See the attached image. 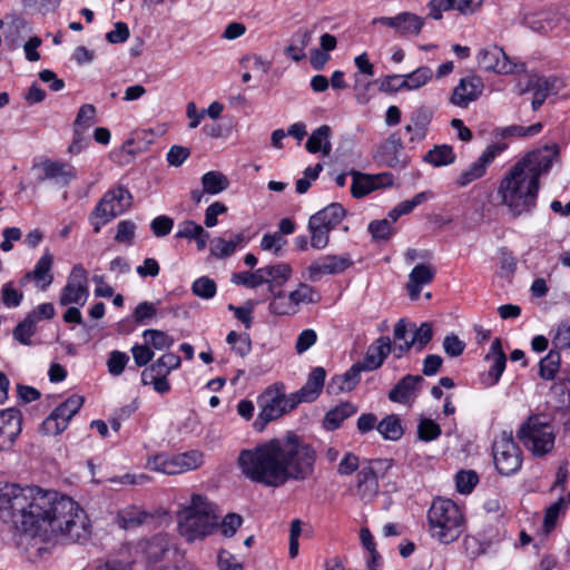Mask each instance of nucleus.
<instances>
[{
    "label": "nucleus",
    "instance_id": "13",
    "mask_svg": "<svg viewBox=\"0 0 570 570\" xmlns=\"http://www.w3.org/2000/svg\"><path fill=\"white\" fill-rule=\"evenodd\" d=\"M559 149L557 145L546 146L542 149L533 150L527 154L515 165L521 167L528 175L540 181L541 175L548 173L554 158L558 156Z\"/></svg>",
    "mask_w": 570,
    "mask_h": 570
},
{
    "label": "nucleus",
    "instance_id": "21",
    "mask_svg": "<svg viewBox=\"0 0 570 570\" xmlns=\"http://www.w3.org/2000/svg\"><path fill=\"white\" fill-rule=\"evenodd\" d=\"M485 360L491 361L492 364H491L489 371L483 373L480 376V381L483 386L491 387V386H494L499 382V380L505 368V363H507V357L502 350V344H501L500 338H495L492 342V344L490 346V351L485 356Z\"/></svg>",
    "mask_w": 570,
    "mask_h": 570
},
{
    "label": "nucleus",
    "instance_id": "32",
    "mask_svg": "<svg viewBox=\"0 0 570 570\" xmlns=\"http://www.w3.org/2000/svg\"><path fill=\"white\" fill-rule=\"evenodd\" d=\"M424 26V18L412 13L401 12L397 14V23L395 32L401 37L419 36Z\"/></svg>",
    "mask_w": 570,
    "mask_h": 570
},
{
    "label": "nucleus",
    "instance_id": "30",
    "mask_svg": "<svg viewBox=\"0 0 570 570\" xmlns=\"http://www.w3.org/2000/svg\"><path fill=\"white\" fill-rule=\"evenodd\" d=\"M346 216V210L338 203H332L318 210L311 217L318 220V224L327 232H332Z\"/></svg>",
    "mask_w": 570,
    "mask_h": 570
},
{
    "label": "nucleus",
    "instance_id": "39",
    "mask_svg": "<svg viewBox=\"0 0 570 570\" xmlns=\"http://www.w3.org/2000/svg\"><path fill=\"white\" fill-rule=\"evenodd\" d=\"M367 232L373 242H387L395 235L396 228L392 226L389 218H383L372 220L367 226Z\"/></svg>",
    "mask_w": 570,
    "mask_h": 570
},
{
    "label": "nucleus",
    "instance_id": "64",
    "mask_svg": "<svg viewBox=\"0 0 570 570\" xmlns=\"http://www.w3.org/2000/svg\"><path fill=\"white\" fill-rule=\"evenodd\" d=\"M465 348V343L455 334L446 335L443 340V350L450 357L460 356Z\"/></svg>",
    "mask_w": 570,
    "mask_h": 570
},
{
    "label": "nucleus",
    "instance_id": "14",
    "mask_svg": "<svg viewBox=\"0 0 570 570\" xmlns=\"http://www.w3.org/2000/svg\"><path fill=\"white\" fill-rule=\"evenodd\" d=\"M353 265L350 254L325 255L311 263L307 267V277L316 282L323 275L341 274Z\"/></svg>",
    "mask_w": 570,
    "mask_h": 570
},
{
    "label": "nucleus",
    "instance_id": "31",
    "mask_svg": "<svg viewBox=\"0 0 570 570\" xmlns=\"http://www.w3.org/2000/svg\"><path fill=\"white\" fill-rule=\"evenodd\" d=\"M357 411V406L354 405L351 402H344L340 405L335 406L334 409L330 410L323 421V426L328 430L333 431L341 426L342 422L354 415Z\"/></svg>",
    "mask_w": 570,
    "mask_h": 570
},
{
    "label": "nucleus",
    "instance_id": "19",
    "mask_svg": "<svg viewBox=\"0 0 570 570\" xmlns=\"http://www.w3.org/2000/svg\"><path fill=\"white\" fill-rule=\"evenodd\" d=\"M326 377V371L322 366H317L308 374L307 381L302 389L292 393L291 405L297 406L303 402H313L322 393Z\"/></svg>",
    "mask_w": 570,
    "mask_h": 570
},
{
    "label": "nucleus",
    "instance_id": "43",
    "mask_svg": "<svg viewBox=\"0 0 570 570\" xmlns=\"http://www.w3.org/2000/svg\"><path fill=\"white\" fill-rule=\"evenodd\" d=\"M424 160L435 167L450 165L455 160L452 147L448 145L435 146L425 156Z\"/></svg>",
    "mask_w": 570,
    "mask_h": 570
},
{
    "label": "nucleus",
    "instance_id": "56",
    "mask_svg": "<svg viewBox=\"0 0 570 570\" xmlns=\"http://www.w3.org/2000/svg\"><path fill=\"white\" fill-rule=\"evenodd\" d=\"M478 481V474L472 470H462L455 475L456 490L462 494L470 493L476 485Z\"/></svg>",
    "mask_w": 570,
    "mask_h": 570
},
{
    "label": "nucleus",
    "instance_id": "42",
    "mask_svg": "<svg viewBox=\"0 0 570 570\" xmlns=\"http://www.w3.org/2000/svg\"><path fill=\"white\" fill-rule=\"evenodd\" d=\"M39 317L36 313H29L13 330V337L23 345H30V337L35 333Z\"/></svg>",
    "mask_w": 570,
    "mask_h": 570
},
{
    "label": "nucleus",
    "instance_id": "8",
    "mask_svg": "<svg viewBox=\"0 0 570 570\" xmlns=\"http://www.w3.org/2000/svg\"><path fill=\"white\" fill-rule=\"evenodd\" d=\"M131 204L132 196L126 187L118 186L108 190L91 213L90 219L95 233H99L104 225L124 214Z\"/></svg>",
    "mask_w": 570,
    "mask_h": 570
},
{
    "label": "nucleus",
    "instance_id": "46",
    "mask_svg": "<svg viewBox=\"0 0 570 570\" xmlns=\"http://www.w3.org/2000/svg\"><path fill=\"white\" fill-rule=\"evenodd\" d=\"M307 228L311 234V246L315 249H324L330 243V232L313 217H309Z\"/></svg>",
    "mask_w": 570,
    "mask_h": 570
},
{
    "label": "nucleus",
    "instance_id": "6",
    "mask_svg": "<svg viewBox=\"0 0 570 570\" xmlns=\"http://www.w3.org/2000/svg\"><path fill=\"white\" fill-rule=\"evenodd\" d=\"M517 436L535 456H544L554 446V430L542 415L529 416L518 430Z\"/></svg>",
    "mask_w": 570,
    "mask_h": 570
},
{
    "label": "nucleus",
    "instance_id": "45",
    "mask_svg": "<svg viewBox=\"0 0 570 570\" xmlns=\"http://www.w3.org/2000/svg\"><path fill=\"white\" fill-rule=\"evenodd\" d=\"M413 327V335L410 340V345H413V347L421 352L425 348V346L431 342L433 337V328L432 324L429 322L422 323L419 327H415V325H412Z\"/></svg>",
    "mask_w": 570,
    "mask_h": 570
},
{
    "label": "nucleus",
    "instance_id": "60",
    "mask_svg": "<svg viewBox=\"0 0 570 570\" xmlns=\"http://www.w3.org/2000/svg\"><path fill=\"white\" fill-rule=\"evenodd\" d=\"M180 357L174 353H167L160 356L151 364L160 374L168 375L173 370L179 367Z\"/></svg>",
    "mask_w": 570,
    "mask_h": 570
},
{
    "label": "nucleus",
    "instance_id": "10",
    "mask_svg": "<svg viewBox=\"0 0 570 570\" xmlns=\"http://www.w3.org/2000/svg\"><path fill=\"white\" fill-rule=\"evenodd\" d=\"M493 458L498 471L503 475L515 473L522 463L521 451L512 432L503 431L493 442Z\"/></svg>",
    "mask_w": 570,
    "mask_h": 570
},
{
    "label": "nucleus",
    "instance_id": "40",
    "mask_svg": "<svg viewBox=\"0 0 570 570\" xmlns=\"http://www.w3.org/2000/svg\"><path fill=\"white\" fill-rule=\"evenodd\" d=\"M432 76L433 71L430 67H419L414 71L402 76L404 83L403 87H405V90L420 89L432 79Z\"/></svg>",
    "mask_w": 570,
    "mask_h": 570
},
{
    "label": "nucleus",
    "instance_id": "52",
    "mask_svg": "<svg viewBox=\"0 0 570 570\" xmlns=\"http://www.w3.org/2000/svg\"><path fill=\"white\" fill-rule=\"evenodd\" d=\"M289 296L295 308H297L302 303H315L320 299L318 293L305 283H301L298 287L289 294Z\"/></svg>",
    "mask_w": 570,
    "mask_h": 570
},
{
    "label": "nucleus",
    "instance_id": "5",
    "mask_svg": "<svg viewBox=\"0 0 570 570\" xmlns=\"http://www.w3.org/2000/svg\"><path fill=\"white\" fill-rule=\"evenodd\" d=\"M428 521L431 535L443 544L454 542L464 528L463 514L450 499H435L429 509Z\"/></svg>",
    "mask_w": 570,
    "mask_h": 570
},
{
    "label": "nucleus",
    "instance_id": "61",
    "mask_svg": "<svg viewBox=\"0 0 570 570\" xmlns=\"http://www.w3.org/2000/svg\"><path fill=\"white\" fill-rule=\"evenodd\" d=\"M128 361L129 357L126 353L119 351L111 352L107 361L109 373L115 376L120 375L124 372Z\"/></svg>",
    "mask_w": 570,
    "mask_h": 570
},
{
    "label": "nucleus",
    "instance_id": "15",
    "mask_svg": "<svg viewBox=\"0 0 570 570\" xmlns=\"http://www.w3.org/2000/svg\"><path fill=\"white\" fill-rule=\"evenodd\" d=\"M382 460H371L363 465L356 475V494L365 502L372 501L379 492L376 470L382 465Z\"/></svg>",
    "mask_w": 570,
    "mask_h": 570
},
{
    "label": "nucleus",
    "instance_id": "1",
    "mask_svg": "<svg viewBox=\"0 0 570 570\" xmlns=\"http://www.w3.org/2000/svg\"><path fill=\"white\" fill-rule=\"evenodd\" d=\"M0 519L40 542L83 544L92 533L88 515L71 498L16 483L0 487Z\"/></svg>",
    "mask_w": 570,
    "mask_h": 570
},
{
    "label": "nucleus",
    "instance_id": "24",
    "mask_svg": "<svg viewBox=\"0 0 570 570\" xmlns=\"http://www.w3.org/2000/svg\"><path fill=\"white\" fill-rule=\"evenodd\" d=\"M422 382V376L407 374L390 391L389 399L392 402L406 404L415 399L416 390Z\"/></svg>",
    "mask_w": 570,
    "mask_h": 570
},
{
    "label": "nucleus",
    "instance_id": "54",
    "mask_svg": "<svg viewBox=\"0 0 570 570\" xmlns=\"http://www.w3.org/2000/svg\"><path fill=\"white\" fill-rule=\"evenodd\" d=\"M232 282L235 284H238V285H244L246 287L254 288V287L265 284V278L263 277L262 267H261L253 273H249V272L235 273L232 277Z\"/></svg>",
    "mask_w": 570,
    "mask_h": 570
},
{
    "label": "nucleus",
    "instance_id": "35",
    "mask_svg": "<svg viewBox=\"0 0 570 570\" xmlns=\"http://www.w3.org/2000/svg\"><path fill=\"white\" fill-rule=\"evenodd\" d=\"M431 118L432 112L428 108L420 107L413 111L410 119L413 125V135L410 138L411 142L422 141L425 138Z\"/></svg>",
    "mask_w": 570,
    "mask_h": 570
},
{
    "label": "nucleus",
    "instance_id": "25",
    "mask_svg": "<svg viewBox=\"0 0 570 570\" xmlns=\"http://www.w3.org/2000/svg\"><path fill=\"white\" fill-rule=\"evenodd\" d=\"M435 276V269L429 264L416 265L409 275L406 291L412 301H416L423 285L430 284Z\"/></svg>",
    "mask_w": 570,
    "mask_h": 570
},
{
    "label": "nucleus",
    "instance_id": "63",
    "mask_svg": "<svg viewBox=\"0 0 570 570\" xmlns=\"http://www.w3.org/2000/svg\"><path fill=\"white\" fill-rule=\"evenodd\" d=\"M156 314L157 309L153 303L142 302L136 306L132 317L137 324H146L149 320L154 318Z\"/></svg>",
    "mask_w": 570,
    "mask_h": 570
},
{
    "label": "nucleus",
    "instance_id": "23",
    "mask_svg": "<svg viewBox=\"0 0 570 570\" xmlns=\"http://www.w3.org/2000/svg\"><path fill=\"white\" fill-rule=\"evenodd\" d=\"M403 149L402 138L397 134H392L389 138L377 148L376 159L389 166L397 167L404 166V161L401 160L400 154Z\"/></svg>",
    "mask_w": 570,
    "mask_h": 570
},
{
    "label": "nucleus",
    "instance_id": "57",
    "mask_svg": "<svg viewBox=\"0 0 570 570\" xmlns=\"http://www.w3.org/2000/svg\"><path fill=\"white\" fill-rule=\"evenodd\" d=\"M191 291L194 295L209 299L216 294V284L212 278L203 276L193 283Z\"/></svg>",
    "mask_w": 570,
    "mask_h": 570
},
{
    "label": "nucleus",
    "instance_id": "29",
    "mask_svg": "<svg viewBox=\"0 0 570 570\" xmlns=\"http://www.w3.org/2000/svg\"><path fill=\"white\" fill-rule=\"evenodd\" d=\"M312 37L313 29H298L285 48V55L296 62L302 61L306 57L305 48L311 43Z\"/></svg>",
    "mask_w": 570,
    "mask_h": 570
},
{
    "label": "nucleus",
    "instance_id": "33",
    "mask_svg": "<svg viewBox=\"0 0 570 570\" xmlns=\"http://www.w3.org/2000/svg\"><path fill=\"white\" fill-rule=\"evenodd\" d=\"M552 89L553 85L550 82L549 79L544 77H533L529 80L527 88L521 90L520 94L522 95L528 90H532V108L533 110H538L542 106V104L544 102L546 98L549 96Z\"/></svg>",
    "mask_w": 570,
    "mask_h": 570
},
{
    "label": "nucleus",
    "instance_id": "58",
    "mask_svg": "<svg viewBox=\"0 0 570 570\" xmlns=\"http://www.w3.org/2000/svg\"><path fill=\"white\" fill-rule=\"evenodd\" d=\"M23 293L17 289L12 282L4 283L1 287V302L7 307H17L21 304Z\"/></svg>",
    "mask_w": 570,
    "mask_h": 570
},
{
    "label": "nucleus",
    "instance_id": "50",
    "mask_svg": "<svg viewBox=\"0 0 570 570\" xmlns=\"http://www.w3.org/2000/svg\"><path fill=\"white\" fill-rule=\"evenodd\" d=\"M263 277L265 278V283L286 282L292 274V268L288 264L282 263L277 265H271L262 267Z\"/></svg>",
    "mask_w": 570,
    "mask_h": 570
},
{
    "label": "nucleus",
    "instance_id": "51",
    "mask_svg": "<svg viewBox=\"0 0 570 570\" xmlns=\"http://www.w3.org/2000/svg\"><path fill=\"white\" fill-rule=\"evenodd\" d=\"M560 366V354L557 351H550L549 354L540 361L539 374L544 380H552Z\"/></svg>",
    "mask_w": 570,
    "mask_h": 570
},
{
    "label": "nucleus",
    "instance_id": "34",
    "mask_svg": "<svg viewBox=\"0 0 570 570\" xmlns=\"http://www.w3.org/2000/svg\"><path fill=\"white\" fill-rule=\"evenodd\" d=\"M330 135L331 128L327 125H322L309 136L306 142V149L312 154L322 151L324 156H328L332 148Z\"/></svg>",
    "mask_w": 570,
    "mask_h": 570
},
{
    "label": "nucleus",
    "instance_id": "28",
    "mask_svg": "<svg viewBox=\"0 0 570 570\" xmlns=\"http://www.w3.org/2000/svg\"><path fill=\"white\" fill-rule=\"evenodd\" d=\"M140 547L147 560L156 563L170 551L171 543L167 534L159 533L141 542Z\"/></svg>",
    "mask_w": 570,
    "mask_h": 570
},
{
    "label": "nucleus",
    "instance_id": "59",
    "mask_svg": "<svg viewBox=\"0 0 570 570\" xmlns=\"http://www.w3.org/2000/svg\"><path fill=\"white\" fill-rule=\"evenodd\" d=\"M96 122V108L91 104H85L80 107L76 120L75 129H87Z\"/></svg>",
    "mask_w": 570,
    "mask_h": 570
},
{
    "label": "nucleus",
    "instance_id": "9",
    "mask_svg": "<svg viewBox=\"0 0 570 570\" xmlns=\"http://www.w3.org/2000/svg\"><path fill=\"white\" fill-rule=\"evenodd\" d=\"M203 459L202 452L193 450L173 456L159 454L149 459L147 464L153 471L176 475L199 468Z\"/></svg>",
    "mask_w": 570,
    "mask_h": 570
},
{
    "label": "nucleus",
    "instance_id": "4",
    "mask_svg": "<svg viewBox=\"0 0 570 570\" xmlns=\"http://www.w3.org/2000/svg\"><path fill=\"white\" fill-rule=\"evenodd\" d=\"M217 524L215 505L200 494H194L190 503L178 513V529L187 541L205 538Z\"/></svg>",
    "mask_w": 570,
    "mask_h": 570
},
{
    "label": "nucleus",
    "instance_id": "2",
    "mask_svg": "<svg viewBox=\"0 0 570 570\" xmlns=\"http://www.w3.org/2000/svg\"><path fill=\"white\" fill-rule=\"evenodd\" d=\"M315 450L295 434L242 450L237 463L250 481L277 488L288 480L304 481L314 473Z\"/></svg>",
    "mask_w": 570,
    "mask_h": 570
},
{
    "label": "nucleus",
    "instance_id": "3",
    "mask_svg": "<svg viewBox=\"0 0 570 570\" xmlns=\"http://www.w3.org/2000/svg\"><path fill=\"white\" fill-rule=\"evenodd\" d=\"M540 181L524 173L517 165L508 171L500 183L499 194L513 217L530 213L537 206Z\"/></svg>",
    "mask_w": 570,
    "mask_h": 570
},
{
    "label": "nucleus",
    "instance_id": "55",
    "mask_svg": "<svg viewBox=\"0 0 570 570\" xmlns=\"http://www.w3.org/2000/svg\"><path fill=\"white\" fill-rule=\"evenodd\" d=\"M441 434V428L433 420L423 417L417 424V438L430 442L438 439Z\"/></svg>",
    "mask_w": 570,
    "mask_h": 570
},
{
    "label": "nucleus",
    "instance_id": "49",
    "mask_svg": "<svg viewBox=\"0 0 570 570\" xmlns=\"http://www.w3.org/2000/svg\"><path fill=\"white\" fill-rule=\"evenodd\" d=\"M570 502V492L567 497H560L554 503H552L546 511L543 527L547 532H550L557 522L559 513L567 508Z\"/></svg>",
    "mask_w": 570,
    "mask_h": 570
},
{
    "label": "nucleus",
    "instance_id": "12",
    "mask_svg": "<svg viewBox=\"0 0 570 570\" xmlns=\"http://www.w3.org/2000/svg\"><path fill=\"white\" fill-rule=\"evenodd\" d=\"M88 297V273L81 264L72 267L67 284L61 289L59 303L67 306L77 304L82 306Z\"/></svg>",
    "mask_w": 570,
    "mask_h": 570
},
{
    "label": "nucleus",
    "instance_id": "38",
    "mask_svg": "<svg viewBox=\"0 0 570 570\" xmlns=\"http://www.w3.org/2000/svg\"><path fill=\"white\" fill-rule=\"evenodd\" d=\"M275 286L273 284L269 285L268 289L274 295L273 299L269 303V312L275 315H291L297 312L295 308L291 296H286L283 292H278L274 294Z\"/></svg>",
    "mask_w": 570,
    "mask_h": 570
},
{
    "label": "nucleus",
    "instance_id": "37",
    "mask_svg": "<svg viewBox=\"0 0 570 570\" xmlns=\"http://www.w3.org/2000/svg\"><path fill=\"white\" fill-rule=\"evenodd\" d=\"M147 518V513L136 507H129L120 511L117 515V523L121 529L129 530L141 525Z\"/></svg>",
    "mask_w": 570,
    "mask_h": 570
},
{
    "label": "nucleus",
    "instance_id": "22",
    "mask_svg": "<svg viewBox=\"0 0 570 570\" xmlns=\"http://www.w3.org/2000/svg\"><path fill=\"white\" fill-rule=\"evenodd\" d=\"M40 167L43 170L40 180L52 179L61 187L68 186L77 176L76 169L67 163L47 159L41 163Z\"/></svg>",
    "mask_w": 570,
    "mask_h": 570
},
{
    "label": "nucleus",
    "instance_id": "26",
    "mask_svg": "<svg viewBox=\"0 0 570 570\" xmlns=\"http://www.w3.org/2000/svg\"><path fill=\"white\" fill-rule=\"evenodd\" d=\"M52 265L53 256L46 250L35 268L26 273V279H32L40 289L46 291L53 282Z\"/></svg>",
    "mask_w": 570,
    "mask_h": 570
},
{
    "label": "nucleus",
    "instance_id": "17",
    "mask_svg": "<svg viewBox=\"0 0 570 570\" xmlns=\"http://www.w3.org/2000/svg\"><path fill=\"white\" fill-rule=\"evenodd\" d=\"M484 82L480 76L470 75L462 78L453 90L450 101L458 107H468L483 92Z\"/></svg>",
    "mask_w": 570,
    "mask_h": 570
},
{
    "label": "nucleus",
    "instance_id": "53",
    "mask_svg": "<svg viewBox=\"0 0 570 570\" xmlns=\"http://www.w3.org/2000/svg\"><path fill=\"white\" fill-rule=\"evenodd\" d=\"M542 130V124L535 122L531 126L523 127L519 125L508 126L501 129V136L507 137H532Z\"/></svg>",
    "mask_w": 570,
    "mask_h": 570
},
{
    "label": "nucleus",
    "instance_id": "36",
    "mask_svg": "<svg viewBox=\"0 0 570 570\" xmlns=\"http://www.w3.org/2000/svg\"><path fill=\"white\" fill-rule=\"evenodd\" d=\"M202 186L207 194L217 195L229 187V179L220 171L210 170L202 176Z\"/></svg>",
    "mask_w": 570,
    "mask_h": 570
},
{
    "label": "nucleus",
    "instance_id": "11",
    "mask_svg": "<svg viewBox=\"0 0 570 570\" xmlns=\"http://www.w3.org/2000/svg\"><path fill=\"white\" fill-rule=\"evenodd\" d=\"M479 66L490 72L498 75H510L515 71H524V63L513 62L499 46H490L478 52Z\"/></svg>",
    "mask_w": 570,
    "mask_h": 570
},
{
    "label": "nucleus",
    "instance_id": "62",
    "mask_svg": "<svg viewBox=\"0 0 570 570\" xmlns=\"http://www.w3.org/2000/svg\"><path fill=\"white\" fill-rule=\"evenodd\" d=\"M66 421L55 415V411L42 422L41 431L47 435H58L67 429Z\"/></svg>",
    "mask_w": 570,
    "mask_h": 570
},
{
    "label": "nucleus",
    "instance_id": "18",
    "mask_svg": "<svg viewBox=\"0 0 570 570\" xmlns=\"http://www.w3.org/2000/svg\"><path fill=\"white\" fill-rule=\"evenodd\" d=\"M22 416L19 410L10 407L0 411V452L10 449L21 432Z\"/></svg>",
    "mask_w": 570,
    "mask_h": 570
},
{
    "label": "nucleus",
    "instance_id": "16",
    "mask_svg": "<svg viewBox=\"0 0 570 570\" xmlns=\"http://www.w3.org/2000/svg\"><path fill=\"white\" fill-rule=\"evenodd\" d=\"M504 150V146L490 145L488 146L481 156L471 164L458 177L456 183L461 187H465L472 181L481 178L487 170V167L494 160V158Z\"/></svg>",
    "mask_w": 570,
    "mask_h": 570
},
{
    "label": "nucleus",
    "instance_id": "44",
    "mask_svg": "<svg viewBox=\"0 0 570 570\" xmlns=\"http://www.w3.org/2000/svg\"><path fill=\"white\" fill-rule=\"evenodd\" d=\"M353 177L351 193L355 198H361L374 190L372 175L358 171L351 173Z\"/></svg>",
    "mask_w": 570,
    "mask_h": 570
},
{
    "label": "nucleus",
    "instance_id": "47",
    "mask_svg": "<svg viewBox=\"0 0 570 570\" xmlns=\"http://www.w3.org/2000/svg\"><path fill=\"white\" fill-rule=\"evenodd\" d=\"M83 404V399L79 395H71L63 403L57 406L55 411L56 416H60L68 425L71 417L80 410Z\"/></svg>",
    "mask_w": 570,
    "mask_h": 570
},
{
    "label": "nucleus",
    "instance_id": "41",
    "mask_svg": "<svg viewBox=\"0 0 570 570\" xmlns=\"http://www.w3.org/2000/svg\"><path fill=\"white\" fill-rule=\"evenodd\" d=\"M376 430L382 434L384 439L392 441L401 439L404 433L401 420L395 414H391L384 417L377 424Z\"/></svg>",
    "mask_w": 570,
    "mask_h": 570
},
{
    "label": "nucleus",
    "instance_id": "27",
    "mask_svg": "<svg viewBox=\"0 0 570 570\" xmlns=\"http://www.w3.org/2000/svg\"><path fill=\"white\" fill-rule=\"evenodd\" d=\"M362 372L355 363L344 374L334 375L327 384V393L337 395L343 392H351L360 383Z\"/></svg>",
    "mask_w": 570,
    "mask_h": 570
},
{
    "label": "nucleus",
    "instance_id": "48",
    "mask_svg": "<svg viewBox=\"0 0 570 570\" xmlns=\"http://www.w3.org/2000/svg\"><path fill=\"white\" fill-rule=\"evenodd\" d=\"M142 337L146 344H150L158 351L169 348L174 344V338L159 330H146Z\"/></svg>",
    "mask_w": 570,
    "mask_h": 570
},
{
    "label": "nucleus",
    "instance_id": "7",
    "mask_svg": "<svg viewBox=\"0 0 570 570\" xmlns=\"http://www.w3.org/2000/svg\"><path fill=\"white\" fill-rule=\"evenodd\" d=\"M291 400L292 394H285L283 384L268 386L263 394L258 396L257 403L261 411L254 422V428L262 432L269 422L294 410L296 406L291 405Z\"/></svg>",
    "mask_w": 570,
    "mask_h": 570
},
{
    "label": "nucleus",
    "instance_id": "20",
    "mask_svg": "<svg viewBox=\"0 0 570 570\" xmlns=\"http://www.w3.org/2000/svg\"><path fill=\"white\" fill-rule=\"evenodd\" d=\"M392 351L389 336H380L366 350L363 361L356 362L363 372H372L382 366Z\"/></svg>",
    "mask_w": 570,
    "mask_h": 570
}]
</instances>
